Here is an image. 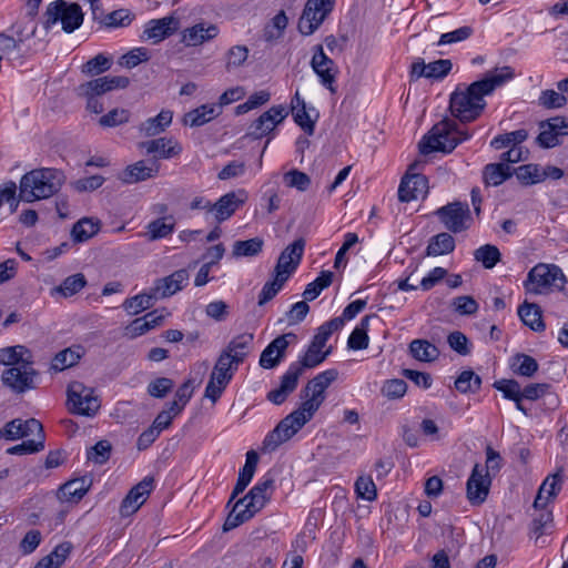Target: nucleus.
<instances>
[{
	"label": "nucleus",
	"instance_id": "f257e3e1",
	"mask_svg": "<svg viewBox=\"0 0 568 568\" xmlns=\"http://www.w3.org/2000/svg\"><path fill=\"white\" fill-rule=\"evenodd\" d=\"M336 369H327L317 374L307 382L301 390L302 404L286 417H284L276 427L270 432L263 440V449L274 452L280 445L290 440L307 422L325 400V390L337 378Z\"/></svg>",
	"mask_w": 568,
	"mask_h": 568
},
{
	"label": "nucleus",
	"instance_id": "f03ea898",
	"mask_svg": "<svg viewBox=\"0 0 568 568\" xmlns=\"http://www.w3.org/2000/svg\"><path fill=\"white\" fill-rule=\"evenodd\" d=\"M514 78V70L506 65L487 72L484 79L475 81L467 88L458 87L449 99V110L460 122H473L486 108L485 97Z\"/></svg>",
	"mask_w": 568,
	"mask_h": 568
},
{
	"label": "nucleus",
	"instance_id": "7ed1b4c3",
	"mask_svg": "<svg viewBox=\"0 0 568 568\" xmlns=\"http://www.w3.org/2000/svg\"><path fill=\"white\" fill-rule=\"evenodd\" d=\"M332 353V347L322 349L313 344H310L306 352L298 361L293 362L284 375L277 388L268 392L267 399L275 405L283 404L290 394H292L298 384L300 377L305 369L314 368L322 364Z\"/></svg>",
	"mask_w": 568,
	"mask_h": 568
},
{
	"label": "nucleus",
	"instance_id": "20e7f679",
	"mask_svg": "<svg viewBox=\"0 0 568 568\" xmlns=\"http://www.w3.org/2000/svg\"><path fill=\"white\" fill-rule=\"evenodd\" d=\"M273 487L274 479L268 476L256 483L243 498L235 501L223 524V531L239 527L261 511L270 500Z\"/></svg>",
	"mask_w": 568,
	"mask_h": 568
},
{
	"label": "nucleus",
	"instance_id": "39448f33",
	"mask_svg": "<svg viewBox=\"0 0 568 568\" xmlns=\"http://www.w3.org/2000/svg\"><path fill=\"white\" fill-rule=\"evenodd\" d=\"M63 173L55 169H36L22 175L19 184V199L31 203L48 199L61 189Z\"/></svg>",
	"mask_w": 568,
	"mask_h": 568
},
{
	"label": "nucleus",
	"instance_id": "423d86ee",
	"mask_svg": "<svg viewBox=\"0 0 568 568\" xmlns=\"http://www.w3.org/2000/svg\"><path fill=\"white\" fill-rule=\"evenodd\" d=\"M470 138L467 131H463L449 119H444L435 124L429 133L419 142V152L429 154L433 152L450 153L459 143Z\"/></svg>",
	"mask_w": 568,
	"mask_h": 568
},
{
	"label": "nucleus",
	"instance_id": "0eeeda50",
	"mask_svg": "<svg viewBox=\"0 0 568 568\" xmlns=\"http://www.w3.org/2000/svg\"><path fill=\"white\" fill-rule=\"evenodd\" d=\"M565 282L566 276L559 266L539 263L528 272L524 287L530 294H547L555 287L561 290Z\"/></svg>",
	"mask_w": 568,
	"mask_h": 568
},
{
	"label": "nucleus",
	"instance_id": "6e6552de",
	"mask_svg": "<svg viewBox=\"0 0 568 568\" xmlns=\"http://www.w3.org/2000/svg\"><path fill=\"white\" fill-rule=\"evenodd\" d=\"M45 17V29L61 22L62 30L67 33L73 32L83 22L81 7L77 3H68L64 0H55L51 2L47 8Z\"/></svg>",
	"mask_w": 568,
	"mask_h": 568
},
{
	"label": "nucleus",
	"instance_id": "1a4fd4ad",
	"mask_svg": "<svg viewBox=\"0 0 568 568\" xmlns=\"http://www.w3.org/2000/svg\"><path fill=\"white\" fill-rule=\"evenodd\" d=\"M67 395L69 410L72 414L93 417L101 407L98 396L94 395V389L81 382L74 381L70 383Z\"/></svg>",
	"mask_w": 568,
	"mask_h": 568
},
{
	"label": "nucleus",
	"instance_id": "9d476101",
	"mask_svg": "<svg viewBox=\"0 0 568 568\" xmlns=\"http://www.w3.org/2000/svg\"><path fill=\"white\" fill-rule=\"evenodd\" d=\"M444 226L453 233H460L470 227L473 219L467 203H448L436 211Z\"/></svg>",
	"mask_w": 568,
	"mask_h": 568
},
{
	"label": "nucleus",
	"instance_id": "9b49d317",
	"mask_svg": "<svg viewBox=\"0 0 568 568\" xmlns=\"http://www.w3.org/2000/svg\"><path fill=\"white\" fill-rule=\"evenodd\" d=\"M38 373L32 368V361H26L23 364L8 367L2 372L1 382L17 394L34 388V378Z\"/></svg>",
	"mask_w": 568,
	"mask_h": 568
},
{
	"label": "nucleus",
	"instance_id": "f8f14e48",
	"mask_svg": "<svg viewBox=\"0 0 568 568\" xmlns=\"http://www.w3.org/2000/svg\"><path fill=\"white\" fill-rule=\"evenodd\" d=\"M333 6L334 0H308L298 21L300 32L304 36L314 33L332 11Z\"/></svg>",
	"mask_w": 568,
	"mask_h": 568
},
{
	"label": "nucleus",
	"instance_id": "ddd939ff",
	"mask_svg": "<svg viewBox=\"0 0 568 568\" xmlns=\"http://www.w3.org/2000/svg\"><path fill=\"white\" fill-rule=\"evenodd\" d=\"M419 163L415 162L409 165L408 172L403 178L398 187V200L400 202H410L427 194L428 180L425 175L413 173L418 168Z\"/></svg>",
	"mask_w": 568,
	"mask_h": 568
},
{
	"label": "nucleus",
	"instance_id": "4468645a",
	"mask_svg": "<svg viewBox=\"0 0 568 568\" xmlns=\"http://www.w3.org/2000/svg\"><path fill=\"white\" fill-rule=\"evenodd\" d=\"M313 50L314 54L311 60V67L313 71L318 75L322 85L334 93V83L336 81L337 73L335 62L325 54L322 44L315 45Z\"/></svg>",
	"mask_w": 568,
	"mask_h": 568
},
{
	"label": "nucleus",
	"instance_id": "2eb2a0df",
	"mask_svg": "<svg viewBox=\"0 0 568 568\" xmlns=\"http://www.w3.org/2000/svg\"><path fill=\"white\" fill-rule=\"evenodd\" d=\"M284 105H274L262 113L250 126L248 135L253 139H261L271 133L276 125L287 116Z\"/></svg>",
	"mask_w": 568,
	"mask_h": 568
},
{
	"label": "nucleus",
	"instance_id": "dca6fc26",
	"mask_svg": "<svg viewBox=\"0 0 568 568\" xmlns=\"http://www.w3.org/2000/svg\"><path fill=\"white\" fill-rule=\"evenodd\" d=\"M154 479L151 476L144 477L140 483L130 489L121 503L120 513L123 517L130 516L145 503L153 490Z\"/></svg>",
	"mask_w": 568,
	"mask_h": 568
},
{
	"label": "nucleus",
	"instance_id": "f3484780",
	"mask_svg": "<svg viewBox=\"0 0 568 568\" xmlns=\"http://www.w3.org/2000/svg\"><path fill=\"white\" fill-rule=\"evenodd\" d=\"M247 200L245 190H237L222 195L212 204V214L217 223L229 220Z\"/></svg>",
	"mask_w": 568,
	"mask_h": 568
},
{
	"label": "nucleus",
	"instance_id": "a211bd4d",
	"mask_svg": "<svg viewBox=\"0 0 568 568\" xmlns=\"http://www.w3.org/2000/svg\"><path fill=\"white\" fill-rule=\"evenodd\" d=\"M294 333H287L274 338L262 352L260 356V366L264 369L275 368L286 354L290 339H295Z\"/></svg>",
	"mask_w": 568,
	"mask_h": 568
},
{
	"label": "nucleus",
	"instance_id": "6ab92c4d",
	"mask_svg": "<svg viewBox=\"0 0 568 568\" xmlns=\"http://www.w3.org/2000/svg\"><path fill=\"white\" fill-rule=\"evenodd\" d=\"M130 80L122 75H105L82 83L78 87V94H92L100 97L115 89H124L129 85Z\"/></svg>",
	"mask_w": 568,
	"mask_h": 568
},
{
	"label": "nucleus",
	"instance_id": "aec40b11",
	"mask_svg": "<svg viewBox=\"0 0 568 568\" xmlns=\"http://www.w3.org/2000/svg\"><path fill=\"white\" fill-rule=\"evenodd\" d=\"M490 477L483 473V468L476 464L467 480V498L471 505L483 504L489 493Z\"/></svg>",
	"mask_w": 568,
	"mask_h": 568
},
{
	"label": "nucleus",
	"instance_id": "412c9836",
	"mask_svg": "<svg viewBox=\"0 0 568 568\" xmlns=\"http://www.w3.org/2000/svg\"><path fill=\"white\" fill-rule=\"evenodd\" d=\"M304 248L305 240L302 237L287 245L280 254L274 271L281 272L283 275L288 276L290 278L300 265Z\"/></svg>",
	"mask_w": 568,
	"mask_h": 568
},
{
	"label": "nucleus",
	"instance_id": "4be33fe9",
	"mask_svg": "<svg viewBox=\"0 0 568 568\" xmlns=\"http://www.w3.org/2000/svg\"><path fill=\"white\" fill-rule=\"evenodd\" d=\"M159 164L156 161H138L128 165L120 174L119 179L126 184H133L148 179L154 178L159 173Z\"/></svg>",
	"mask_w": 568,
	"mask_h": 568
},
{
	"label": "nucleus",
	"instance_id": "5701e85b",
	"mask_svg": "<svg viewBox=\"0 0 568 568\" xmlns=\"http://www.w3.org/2000/svg\"><path fill=\"white\" fill-rule=\"evenodd\" d=\"M32 434H37L38 437H45L42 424L36 418L27 420L20 418L12 419L6 424L3 433L4 437L10 440L23 438Z\"/></svg>",
	"mask_w": 568,
	"mask_h": 568
},
{
	"label": "nucleus",
	"instance_id": "b1692460",
	"mask_svg": "<svg viewBox=\"0 0 568 568\" xmlns=\"http://www.w3.org/2000/svg\"><path fill=\"white\" fill-rule=\"evenodd\" d=\"M179 19L173 16L154 19L146 23L143 36L152 40L153 43H158L173 34L179 29Z\"/></svg>",
	"mask_w": 568,
	"mask_h": 568
},
{
	"label": "nucleus",
	"instance_id": "393cba45",
	"mask_svg": "<svg viewBox=\"0 0 568 568\" xmlns=\"http://www.w3.org/2000/svg\"><path fill=\"white\" fill-rule=\"evenodd\" d=\"M189 281L186 270H178L171 275L155 281L153 291L159 298L170 297L181 291Z\"/></svg>",
	"mask_w": 568,
	"mask_h": 568
},
{
	"label": "nucleus",
	"instance_id": "a878e982",
	"mask_svg": "<svg viewBox=\"0 0 568 568\" xmlns=\"http://www.w3.org/2000/svg\"><path fill=\"white\" fill-rule=\"evenodd\" d=\"M258 463V455L255 450H248L246 453V460L243 468L239 473L237 481L233 488L230 500L227 501V506L240 495L251 483L254 473L256 470V466Z\"/></svg>",
	"mask_w": 568,
	"mask_h": 568
},
{
	"label": "nucleus",
	"instance_id": "bb28decb",
	"mask_svg": "<svg viewBox=\"0 0 568 568\" xmlns=\"http://www.w3.org/2000/svg\"><path fill=\"white\" fill-rule=\"evenodd\" d=\"M561 485V471L549 475L538 489L534 501V508H542L544 506H547L549 501L554 500L560 491Z\"/></svg>",
	"mask_w": 568,
	"mask_h": 568
},
{
	"label": "nucleus",
	"instance_id": "cd10ccee",
	"mask_svg": "<svg viewBox=\"0 0 568 568\" xmlns=\"http://www.w3.org/2000/svg\"><path fill=\"white\" fill-rule=\"evenodd\" d=\"M92 485V478L83 476L67 481L59 489V498L63 501H79L88 493Z\"/></svg>",
	"mask_w": 568,
	"mask_h": 568
},
{
	"label": "nucleus",
	"instance_id": "c85d7f7f",
	"mask_svg": "<svg viewBox=\"0 0 568 568\" xmlns=\"http://www.w3.org/2000/svg\"><path fill=\"white\" fill-rule=\"evenodd\" d=\"M253 338V334L251 333L240 334L231 339L222 353L229 354V358L235 364H241L251 352Z\"/></svg>",
	"mask_w": 568,
	"mask_h": 568
},
{
	"label": "nucleus",
	"instance_id": "c756f323",
	"mask_svg": "<svg viewBox=\"0 0 568 568\" xmlns=\"http://www.w3.org/2000/svg\"><path fill=\"white\" fill-rule=\"evenodd\" d=\"M217 34L219 28L215 24L205 27L204 23H197L184 30L182 41L189 47H195L214 39Z\"/></svg>",
	"mask_w": 568,
	"mask_h": 568
},
{
	"label": "nucleus",
	"instance_id": "7c9ffc66",
	"mask_svg": "<svg viewBox=\"0 0 568 568\" xmlns=\"http://www.w3.org/2000/svg\"><path fill=\"white\" fill-rule=\"evenodd\" d=\"M141 146L145 149L146 153H154L160 159H171L182 152V146L178 142L166 138L145 141L141 143Z\"/></svg>",
	"mask_w": 568,
	"mask_h": 568
},
{
	"label": "nucleus",
	"instance_id": "2f4dec72",
	"mask_svg": "<svg viewBox=\"0 0 568 568\" xmlns=\"http://www.w3.org/2000/svg\"><path fill=\"white\" fill-rule=\"evenodd\" d=\"M537 514L534 516L532 521L530 524L529 536L535 538V541L545 536L552 532L554 528V517L552 511L544 506L542 508H535Z\"/></svg>",
	"mask_w": 568,
	"mask_h": 568
},
{
	"label": "nucleus",
	"instance_id": "473e14b6",
	"mask_svg": "<svg viewBox=\"0 0 568 568\" xmlns=\"http://www.w3.org/2000/svg\"><path fill=\"white\" fill-rule=\"evenodd\" d=\"M220 114V106L215 104H203L191 110L184 115V124L190 126H201Z\"/></svg>",
	"mask_w": 568,
	"mask_h": 568
},
{
	"label": "nucleus",
	"instance_id": "72a5a7b5",
	"mask_svg": "<svg viewBox=\"0 0 568 568\" xmlns=\"http://www.w3.org/2000/svg\"><path fill=\"white\" fill-rule=\"evenodd\" d=\"M518 315L525 325L535 332H542L546 325L542 321L541 310L537 304L525 302L518 308Z\"/></svg>",
	"mask_w": 568,
	"mask_h": 568
},
{
	"label": "nucleus",
	"instance_id": "f704fd0d",
	"mask_svg": "<svg viewBox=\"0 0 568 568\" xmlns=\"http://www.w3.org/2000/svg\"><path fill=\"white\" fill-rule=\"evenodd\" d=\"M84 349L80 345H74L59 352L52 359L51 369L61 372L75 365L83 356Z\"/></svg>",
	"mask_w": 568,
	"mask_h": 568
},
{
	"label": "nucleus",
	"instance_id": "c9c22d12",
	"mask_svg": "<svg viewBox=\"0 0 568 568\" xmlns=\"http://www.w3.org/2000/svg\"><path fill=\"white\" fill-rule=\"evenodd\" d=\"M101 222L92 217L79 220L71 230L72 240L77 243L85 242L97 235L100 231Z\"/></svg>",
	"mask_w": 568,
	"mask_h": 568
},
{
	"label": "nucleus",
	"instance_id": "e433bc0d",
	"mask_svg": "<svg viewBox=\"0 0 568 568\" xmlns=\"http://www.w3.org/2000/svg\"><path fill=\"white\" fill-rule=\"evenodd\" d=\"M409 354L419 362L430 363L438 358L439 349L427 339H413L409 343Z\"/></svg>",
	"mask_w": 568,
	"mask_h": 568
},
{
	"label": "nucleus",
	"instance_id": "4c0bfd02",
	"mask_svg": "<svg viewBox=\"0 0 568 568\" xmlns=\"http://www.w3.org/2000/svg\"><path fill=\"white\" fill-rule=\"evenodd\" d=\"M173 113L162 110L156 116L148 119L140 126V131L146 136H154L163 132L171 123Z\"/></svg>",
	"mask_w": 568,
	"mask_h": 568
},
{
	"label": "nucleus",
	"instance_id": "58836bf2",
	"mask_svg": "<svg viewBox=\"0 0 568 568\" xmlns=\"http://www.w3.org/2000/svg\"><path fill=\"white\" fill-rule=\"evenodd\" d=\"M26 361H32L30 352L22 345L4 347L0 349V364L13 367L23 364Z\"/></svg>",
	"mask_w": 568,
	"mask_h": 568
},
{
	"label": "nucleus",
	"instance_id": "ea45409f",
	"mask_svg": "<svg viewBox=\"0 0 568 568\" xmlns=\"http://www.w3.org/2000/svg\"><path fill=\"white\" fill-rule=\"evenodd\" d=\"M513 174L506 163H489L484 168L483 178L487 185L498 186Z\"/></svg>",
	"mask_w": 568,
	"mask_h": 568
},
{
	"label": "nucleus",
	"instance_id": "a19ab883",
	"mask_svg": "<svg viewBox=\"0 0 568 568\" xmlns=\"http://www.w3.org/2000/svg\"><path fill=\"white\" fill-rule=\"evenodd\" d=\"M156 298L159 297L155 296V292L152 287L150 293H141L131 298H126L123 303V308L130 315H138L139 313L152 307Z\"/></svg>",
	"mask_w": 568,
	"mask_h": 568
},
{
	"label": "nucleus",
	"instance_id": "79ce46f5",
	"mask_svg": "<svg viewBox=\"0 0 568 568\" xmlns=\"http://www.w3.org/2000/svg\"><path fill=\"white\" fill-rule=\"evenodd\" d=\"M455 240L449 233H439L433 236L427 245L426 253L430 256L444 255L453 252Z\"/></svg>",
	"mask_w": 568,
	"mask_h": 568
},
{
	"label": "nucleus",
	"instance_id": "37998d69",
	"mask_svg": "<svg viewBox=\"0 0 568 568\" xmlns=\"http://www.w3.org/2000/svg\"><path fill=\"white\" fill-rule=\"evenodd\" d=\"M374 317V315H366L361 320L358 326L354 328L351 333L347 345L352 349H365L368 347V335L367 329L369 325V321Z\"/></svg>",
	"mask_w": 568,
	"mask_h": 568
},
{
	"label": "nucleus",
	"instance_id": "c03bdc74",
	"mask_svg": "<svg viewBox=\"0 0 568 568\" xmlns=\"http://www.w3.org/2000/svg\"><path fill=\"white\" fill-rule=\"evenodd\" d=\"M174 226L175 222L172 216L160 217L148 224L146 235L150 241L160 240L173 233Z\"/></svg>",
	"mask_w": 568,
	"mask_h": 568
},
{
	"label": "nucleus",
	"instance_id": "a18cd8bd",
	"mask_svg": "<svg viewBox=\"0 0 568 568\" xmlns=\"http://www.w3.org/2000/svg\"><path fill=\"white\" fill-rule=\"evenodd\" d=\"M287 280L288 276L283 275L281 272L274 271L273 278L267 281L262 287V291L258 295V305L262 306L274 298Z\"/></svg>",
	"mask_w": 568,
	"mask_h": 568
},
{
	"label": "nucleus",
	"instance_id": "49530a36",
	"mask_svg": "<svg viewBox=\"0 0 568 568\" xmlns=\"http://www.w3.org/2000/svg\"><path fill=\"white\" fill-rule=\"evenodd\" d=\"M263 240L260 237H253L246 241H236L233 244L232 255L234 257H251L256 256L263 248Z\"/></svg>",
	"mask_w": 568,
	"mask_h": 568
},
{
	"label": "nucleus",
	"instance_id": "de8ad7c7",
	"mask_svg": "<svg viewBox=\"0 0 568 568\" xmlns=\"http://www.w3.org/2000/svg\"><path fill=\"white\" fill-rule=\"evenodd\" d=\"M537 361L526 354H516L513 357L511 368L514 373L525 377H531L538 371Z\"/></svg>",
	"mask_w": 568,
	"mask_h": 568
},
{
	"label": "nucleus",
	"instance_id": "09e8293b",
	"mask_svg": "<svg viewBox=\"0 0 568 568\" xmlns=\"http://www.w3.org/2000/svg\"><path fill=\"white\" fill-rule=\"evenodd\" d=\"M333 281V273L331 271H322L313 282L306 285L303 296L306 301L315 300L321 292L328 287Z\"/></svg>",
	"mask_w": 568,
	"mask_h": 568
},
{
	"label": "nucleus",
	"instance_id": "8fccbe9b",
	"mask_svg": "<svg viewBox=\"0 0 568 568\" xmlns=\"http://www.w3.org/2000/svg\"><path fill=\"white\" fill-rule=\"evenodd\" d=\"M501 254L497 246L485 244L474 252V258L480 262L485 268H493L499 261Z\"/></svg>",
	"mask_w": 568,
	"mask_h": 568
},
{
	"label": "nucleus",
	"instance_id": "3c124183",
	"mask_svg": "<svg viewBox=\"0 0 568 568\" xmlns=\"http://www.w3.org/2000/svg\"><path fill=\"white\" fill-rule=\"evenodd\" d=\"M481 378L473 371H464L455 381V387L460 393H475L479 390Z\"/></svg>",
	"mask_w": 568,
	"mask_h": 568
},
{
	"label": "nucleus",
	"instance_id": "603ef678",
	"mask_svg": "<svg viewBox=\"0 0 568 568\" xmlns=\"http://www.w3.org/2000/svg\"><path fill=\"white\" fill-rule=\"evenodd\" d=\"M239 365L240 364H235L231 358H229V354L221 352L211 374L231 382Z\"/></svg>",
	"mask_w": 568,
	"mask_h": 568
},
{
	"label": "nucleus",
	"instance_id": "864d4df0",
	"mask_svg": "<svg viewBox=\"0 0 568 568\" xmlns=\"http://www.w3.org/2000/svg\"><path fill=\"white\" fill-rule=\"evenodd\" d=\"M112 446L109 440H99L94 446L88 449L87 458L94 464L102 465L106 463L111 456Z\"/></svg>",
	"mask_w": 568,
	"mask_h": 568
},
{
	"label": "nucleus",
	"instance_id": "5fc2aeb1",
	"mask_svg": "<svg viewBox=\"0 0 568 568\" xmlns=\"http://www.w3.org/2000/svg\"><path fill=\"white\" fill-rule=\"evenodd\" d=\"M358 498L373 501L377 498V488L371 476H359L355 481Z\"/></svg>",
	"mask_w": 568,
	"mask_h": 568
},
{
	"label": "nucleus",
	"instance_id": "6e6d98bb",
	"mask_svg": "<svg viewBox=\"0 0 568 568\" xmlns=\"http://www.w3.org/2000/svg\"><path fill=\"white\" fill-rule=\"evenodd\" d=\"M87 284V280L82 273H77L71 276H68L62 284L59 286L58 291L65 297L72 296L80 292Z\"/></svg>",
	"mask_w": 568,
	"mask_h": 568
},
{
	"label": "nucleus",
	"instance_id": "4d7b16f0",
	"mask_svg": "<svg viewBox=\"0 0 568 568\" xmlns=\"http://www.w3.org/2000/svg\"><path fill=\"white\" fill-rule=\"evenodd\" d=\"M45 437H38V439L24 440L21 444L12 446L7 449L9 455H29L39 453L44 449Z\"/></svg>",
	"mask_w": 568,
	"mask_h": 568
},
{
	"label": "nucleus",
	"instance_id": "13d9d810",
	"mask_svg": "<svg viewBox=\"0 0 568 568\" xmlns=\"http://www.w3.org/2000/svg\"><path fill=\"white\" fill-rule=\"evenodd\" d=\"M111 64V59L100 53L83 64L82 72L87 75H98L108 71Z\"/></svg>",
	"mask_w": 568,
	"mask_h": 568
},
{
	"label": "nucleus",
	"instance_id": "bf43d9fd",
	"mask_svg": "<svg viewBox=\"0 0 568 568\" xmlns=\"http://www.w3.org/2000/svg\"><path fill=\"white\" fill-rule=\"evenodd\" d=\"M130 120V111L126 109L115 108L102 115L99 119V124L103 128H113L121 125L123 123L129 122Z\"/></svg>",
	"mask_w": 568,
	"mask_h": 568
},
{
	"label": "nucleus",
	"instance_id": "052dcab7",
	"mask_svg": "<svg viewBox=\"0 0 568 568\" xmlns=\"http://www.w3.org/2000/svg\"><path fill=\"white\" fill-rule=\"evenodd\" d=\"M515 174L517 179L526 185L536 184L542 181L541 172L538 165L535 164L520 165L515 170Z\"/></svg>",
	"mask_w": 568,
	"mask_h": 568
},
{
	"label": "nucleus",
	"instance_id": "680f3d73",
	"mask_svg": "<svg viewBox=\"0 0 568 568\" xmlns=\"http://www.w3.org/2000/svg\"><path fill=\"white\" fill-rule=\"evenodd\" d=\"M496 389L501 392L505 398L518 402L521 399L520 394H523V389L520 384L515 379H500L496 381L493 385Z\"/></svg>",
	"mask_w": 568,
	"mask_h": 568
},
{
	"label": "nucleus",
	"instance_id": "e2e57ef3",
	"mask_svg": "<svg viewBox=\"0 0 568 568\" xmlns=\"http://www.w3.org/2000/svg\"><path fill=\"white\" fill-rule=\"evenodd\" d=\"M407 390V384L404 379L394 378L386 381L382 386V394L388 399L402 398Z\"/></svg>",
	"mask_w": 568,
	"mask_h": 568
},
{
	"label": "nucleus",
	"instance_id": "0e129e2a",
	"mask_svg": "<svg viewBox=\"0 0 568 568\" xmlns=\"http://www.w3.org/2000/svg\"><path fill=\"white\" fill-rule=\"evenodd\" d=\"M105 179L102 175L95 174L82 179H78L71 182V186L74 191L79 193L83 192H93L101 187L104 183Z\"/></svg>",
	"mask_w": 568,
	"mask_h": 568
},
{
	"label": "nucleus",
	"instance_id": "69168bd1",
	"mask_svg": "<svg viewBox=\"0 0 568 568\" xmlns=\"http://www.w3.org/2000/svg\"><path fill=\"white\" fill-rule=\"evenodd\" d=\"M174 382L168 377H159L148 385V393L154 398H164L172 390Z\"/></svg>",
	"mask_w": 568,
	"mask_h": 568
},
{
	"label": "nucleus",
	"instance_id": "338daca9",
	"mask_svg": "<svg viewBox=\"0 0 568 568\" xmlns=\"http://www.w3.org/2000/svg\"><path fill=\"white\" fill-rule=\"evenodd\" d=\"M229 383L230 381L222 379V377L211 374L210 381L205 387L204 396L210 398L213 403H216Z\"/></svg>",
	"mask_w": 568,
	"mask_h": 568
},
{
	"label": "nucleus",
	"instance_id": "774afa93",
	"mask_svg": "<svg viewBox=\"0 0 568 568\" xmlns=\"http://www.w3.org/2000/svg\"><path fill=\"white\" fill-rule=\"evenodd\" d=\"M310 111L315 112L313 108L307 110V106L300 108L293 111L294 121L300 125L305 133L312 135L315 130V119H312Z\"/></svg>",
	"mask_w": 568,
	"mask_h": 568
}]
</instances>
